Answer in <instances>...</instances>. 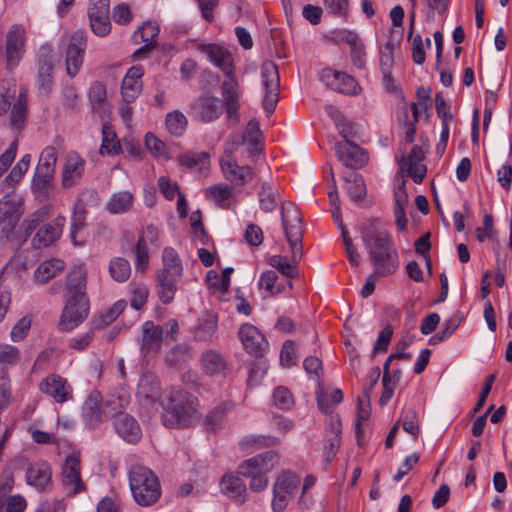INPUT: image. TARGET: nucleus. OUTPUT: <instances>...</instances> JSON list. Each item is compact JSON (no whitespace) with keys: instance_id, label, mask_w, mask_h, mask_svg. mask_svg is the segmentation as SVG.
<instances>
[{"instance_id":"59","label":"nucleus","mask_w":512,"mask_h":512,"mask_svg":"<svg viewBox=\"0 0 512 512\" xmlns=\"http://www.w3.org/2000/svg\"><path fill=\"white\" fill-rule=\"evenodd\" d=\"M47 212L44 209H39L29 216L24 222V241L31 235L33 230L45 220Z\"/></svg>"},{"instance_id":"38","label":"nucleus","mask_w":512,"mask_h":512,"mask_svg":"<svg viewBox=\"0 0 512 512\" xmlns=\"http://www.w3.org/2000/svg\"><path fill=\"white\" fill-rule=\"evenodd\" d=\"M341 443V429L338 426H332L331 432L327 435L326 443L323 449L325 467H327L338 452Z\"/></svg>"},{"instance_id":"58","label":"nucleus","mask_w":512,"mask_h":512,"mask_svg":"<svg viewBox=\"0 0 512 512\" xmlns=\"http://www.w3.org/2000/svg\"><path fill=\"white\" fill-rule=\"evenodd\" d=\"M145 145L147 149L156 157H166L168 154L164 142L152 133L146 134Z\"/></svg>"},{"instance_id":"54","label":"nucleus","mask_w":512,"mask_h":512,"mask_svg":"<svg viewBox=\"0 0 512 512\" xmlns=\"http://www.w3.org/2000/svg\"><path fill=\"white\" fill-rule=\"evenodd\" d=\"M182 165L188 168L199 166L200 169L206 168L209 164V155L205 152L187 153L180 158Z\"/></svg>"},{"instance_id":"61","label":"nucleus","mask_w":512,"mask_h":512,"mask_svg":"<svg viewBox=\"0 0 512 512\" xmlns=\"http://www.w3.org/2000/svg\"><path fill=\"white\" fill-rule=\"evenodd\" d=\"M217 330V322L214 319H205L203 320L195 333V337L200 341L209 340Z\"/></svg>"},{"instance_id":"7","label":"nucleus","mask_w":512,"mask_h":512,"mask_svg":"<svg viewBox=\"0 0 512 512\" xmlns=\"http://www.w3.org/2000/svg\"><path fill=\"white\" fill-rule=\"evenodd\" d=\"M261 77L265 89L263 107L270 116L279 100L280 80L277 66L271 61H265L261 66Z\"/></svg>"},{"instance_id":"48","label":"nucleus","mask_w":512,"mask_h":512,"mask_svg":"<svg viewBox=\"0 0 512 512\" xmlns=\"http://www.w3.org/2000/svg\"><path fill=\"white\" fill-rule=\"evenodd\" d=\"M277 279V273L273 270H268L261 275L258 283L259 287L264 288L269 296L276 295L283 291V287L281 285H276Z\"/></svg>"},{"instance_id":"45","label":"nucleus","mask_w":512,"mask_h":512,"mask_svg":"<svg viewBox=\"0 0 512 512\" xmlns=\"http://www.w3.org/2000/svg\"><path fill=\"white\" fill-rule=\"evenodd\" d=\"M109 273L115 281L125 282L131 274L130 264L126 259L116 257L110 261Z\"/></svg>"},{"instance_id":"53","label":"nucleus","mask_w":512,"mask_h":512,"mask_svg":"<svg viewBox=\"0 0 512 512\" xmlns=\"http://www.w3.org/2000/svg\"><path fill=\"white\" fill-rule=\"evenodd\" d=\"M402 427L407 433L411 434L415 439L418 438V435L420 433V425L417 412L414 408H410L406 411L402 421Z\"/></svg>"},{"instance_id":"1","label":"nucleus","mask_w":512,"mask_h":512,"mask_svg":"<svg viewBox=\"0 0 512 512\" xmlns=\"http://www.w3.org/2000/svg\"><path fill=\"white\" fill-rule=\"evenodd\" d=\"M361 240L368 252L370 263L378 276L394 274L399 267V256L391 236L374 222L361 227Z\"/></svg>"},{"instance_id":"10","label":"nucleus","mask_w":512,"mask_h":512,"mask_svg":"<svg viewBox=\"0 0 512 512\" xmlns=\"http://www.w3.org/2000/svg\"><path fill=\"white\" fill-rule=\"evenodd\" d=\"M349 131L350 130L344 126L340 129V134L346 138ZM334 148L338 159L347 168L358 169L367 162V156L364 150L347 139L337 142Z\"/></svg>"},{"instance_id":"18","label":"nucleus","mask_w":512,"mask_h":512,"mask_svg":"<svg viewBox=\"0 0 512 512\" xmlns=\"http://www.w3.org/2000/svg\"><path fill=\"white\" fill-rule=\"evenodd\" d=\"M239 338L244 349L255 357H261L267 347V341L263 334L251 324H243L239 329Z\"/></svg>"},{"instance_id":"62","label":"nucleus","mask_w":512,"mask_h":512,"mask_svg":"<svg viewBox=\"0 0 512 512\" xmlns=\"http://www.w3.org/2000/svg\"><path fill=\"white\" fill-rule=\"evenodd\" d=\"M158 187L167 200H173L179 193V187L176 182H172L169 177L161 176L158 179Z\"/></svg>"},{"instance_id":"13","label":"nucleus","mask_w":512,"mask_h":512,"mask_svg":"<svg viewBox=\"0 0 512 512\" xmlns=\"http://www.w3.org/2000/svg\"><path fill=\"white\" fill-rule=\"evenodd\" d=\"M53 63L51 51L41 47L37 61V88L41 96L50 95L53 86Z\"/></svg>"},{"instance_id":"47","label":"nucleus","mask_w":512,"mask_h":512,"mask_svg":"<svg viewBox=\"0 0 512 512\" xmlns=\"http://www.w3.org/2000/svg\"><path fill=\"white\" fill-rule=\"evenodd\" d=\"M370 397L362 396L358 398L357 419L355 424V432L358 438L362 433V424L370 417Z\"/></svg>"},{"instance_id":"4","label":"nucleus","mask_w":512,"mask_h":512,"mask_svg":"<svg viewBox=\"0 0 512 512\" xmlns=\"http://www.w3.org/2000/svg\"><path fill=\"white\" fill-rule=\"evenodd\" d=\"M278 455L275 451H267L243 461L237 468L238 475L250 478L249 489L260 492L267 488L269 473L276 465Z\"/></svg>"},{"instance_id":"60","label":"nucleus","mask_w":512,"mask_h":512,"mask_svg":"<svg viewBox=\"0 0 512 512\" xmlns=\"http://www.w3.org/2000/svg\"><path fill=\"white\" fill-rule=\"evenodd\" d=\"M393 335V327L391 325H387L384 327L376 340V343L374 344L372 356L374 357L378 352H385L388 349L390 340Z\"/></svg>"},{"instance_id":"52","label":"nucleus","mask_w":512,"mask_h":512,"mask_svg":"<svg viewBox=\"0 0 512 512\" xmlns=\"http://www.w3.org/2000/svg\"><path fill=\"white\" fill-rule=\"evenodd\" d=\"M273 402L277 408L288 410L294 405V398L286 387L279 386L273 392Z\"/></svg>"},{"instance_id":"24","label":"nucleus","mask_w":512,"mask_h":512,"mask_svg":"<svg viewBox=\"0 0 512 512\" xmlns=\"http://www.w3.org/2000/svg\"><path fill=\"white\" fill-rule=\"evenodd\" d=\"M65 222V217L58 216L52 222L42 226L32 240L34 247H47L55 242L60 237Z\"/></svg>"},{"instance_id":"5","label":"nucleus","mask_w":512,"mask_h":512,"mask_svg":"<svg viewBox=\"0 0 512 512\" xmlns=\"http://www.w3.org/2000/svg\"><path fill=\"white\" fill-rule=\"evenodd\" d=\"M129 485L134 500L141 506H149L160 497L158 479L147 467H132L129 472Z\"/></svg>"},{"instance_id":"23","label":"nucleus","mask_w":512,"mask_h":512,"mask_svg":"<svg viewBox=\"0 0 512 512\" xmlns=\"http://www.w3.org/2000/svg\"><path fill=\"white\" fill-rule=\"evenodd\" d=\"M51 476L50 465L47 462H37L27 468L26 482L36 489L44 491L50 489L52 486Z\"/></svg>"},{"instance_id":"9","label":"nucleus","mask_w":512,"mask_h":512,"mask_svg":"<svg viewBox=\"0 0 512 512\" xmlns=\"http://www.w3.org/2000/svg\"><path fill=\"white\" fill-rule=\"evenodd\" d=\"M300 483L299 478L292 472L279 475L273 485V498L271 506L274 512L283 511Z\"/></svg>"},{"instance_id":"50","label":"nucleus","mask_w":512,"mask_h":512,"mask_svg":"<svg viewBox=\"0 0 512 512\" xmlns=\"http://www.w3.org/2000/svg\"><path fill=\"white\" fill-rule=\"evenodd\" d=\"M90 20L91 30L95 35L104 37L110 33L111 23L109 15H88Z\"/></svg>"},{"instance_id":"8","label":"nucleus","mask_w":512,"mask_h":512,"mask_svg":"<svg viewBox=\"0 0 512 512\" xmlns=\"http://www.w3.org/2000/svg\"><path fill=\"white\" fill-rule=\"evenodd\" d=\"M88 313V298L68 296L59 322L61 330H73L87 318Z\"/></svg>"},{"instance_id":"55","label":"nucleus","mask_w":512,"mask_h":512,"mask_svg":"<svg viewBox=\"0 0 512 512\" xmlns=\"http://www.w3.org/2000/svg\"><path fill=\"white\" fill-rule=\"evenodd\" d=\"M226 421L225 410L223 407L218 406L210 411L205 419L208 430L216 431L223 427Z\"/></svg>"},{"instance_id":"2","label":"nucleus","mask_w":512,"mask_h":512,"mask_svg":"<svg viewBox=\"0 0 512 512\" xmlns=\"http://www.w3.org/2000/svg\"><path fill=\"white\" fill-rule=\"evenodd\" d=\"M281 220L286 239L291 248L290 261L280 255L270 257L269 264L282 275L292 278L296 264L303 256V226L302 217L298 208L291 202L282 203Z\"/></svg>"},{"instance_id":"27","label":"nucleus","mask_w":512,"mask_h":512,"mask_svg":"<svg viewBox=\"0 0 512 512\" xmlns=\"http://www.w3.org/2000/svg\"><path fill=\"white\" fill-rule=\"evenodd\" d=\"M130 401V394L123 389L117 391L116 393L107 395L105 400H103V406L107 419H117L121 415H126L123 411L130 404Z\"/></svg>"},{"instance_id":"21","label":"nucleus","mask_w":512,"mask_h":512,"mask_svg":"<svg viewBox=\"0 0 512 512\" xmlns=\"http://www.w3.org/2000/svg\"><path fill=\"white\" fill-rule=\"evenodd\" d=\"M221 169L226 180L236 186H243L253 178V170L248 165L239 166L234 159H221Z\"/></svg>"},{"instance_id":"19","label":"nucleus","mask_w":512,"mask_h":512,"mask_svg":"<svg viewBox=\"0 0 512 512\" xmlns=\"http://www.w3.org/2000/svg\"><path fill=\"white\" fill-rule=\"evenodd\" d=\"M163 340V328L160 325L152 321H146L143 324L140 351L144 356L159 352Z\"/></svg>"},{"instance_id":"3","label":"nucleus","mask_w":512,"mask_h":512,"mask_svg":"<svg viewBox=\"0 0 512 512\" xmlns=\"http://www.w3.org/2000/svg\"><path fill=\"white\" fill-rule=\"evenodd\" d=\"M195 414L191 395L180 389H172L169 403L162 413L163 424L170 428L189 427L195 420Z\"/></svg>"},{"instance_id":"43","label":"nucleus","mask_w":512,"mask_h":512,"mask_svg":"<svg viewBox=\"0 0 512 512\" xmlns=\"http://www.w3.org/2000/svg\"><path fill=\"white\" fill-rule=\"evenodd\" d=\"M120 143L116 139V134L112 126L108 123L103 124L102 127V145L100 152L107 154H118L120 153Z\"/></svg>"},{"instance_id":"39","label":"nucleus","mask_w":512,"mask_h":512,"mask_svg":"<svg viewBox=\"0 0 512 512\" xmlns=\"http://www.w3.org/2000/svg\"><path fill=\"white\" fill-rule=\"evenodd\" d=\"M21 201L13 195H5L0 199V223L9 219L19 218Z\"/></svg>"},{"instance_id":"41","label":"nucleus","mask_w":512,"mask_h":512,"mask_svg":"<svg viewBox=\"0 0 512 512\" xmlns=\"http://www.w3.org/2000/svg\"><path fill=\"white\" fill-rule=\"evenodd\" d=\"M260 208L265 212H272L277 206L278 191L268 182H264L258 193Z\"/></svg>"},{"instance_id":"31","label":"nucleus","mask_w":512,"mask_h":512,"mask_svg":"<svg viewBox=\"0 0 512 512\" xmlns=\"http://www.w3.org/2000/svg\"><path fill=\"white\" fill-rule=\"evenodd\" d=\"M394 45L392 42H387L383 48L380 49V69L383 75L386 89L394 91L395 86L392 79V67L394 63L393 55Z\"/></svg>"},{"instance_id":"56","label":"nucleus","mask_w":512,"mask_h":512,"mask_svg":"<svg viewBox=\"0 0 512 512\" xmlns=\"http://www.w3.org/2000/svg\"><path fill=\"white\" fill-rule=\"evenodd\" d=\"M158 33V25L155 22L148 21L135 31L133 37L135 41L140 39L143 42H150L158 35Z\"/></svg>"},{"instance_id":"15","label":"nucleus","mask_w":512,"mask_h":512,"mask_svg":"<svg viewBox=\"0 0 512 512\" xmlns=\"http://www.w3.org/2000/svg\"><path fill=\"white\" fill-rule=\"evenodd\" d=\"M136 396L143 406H151L152 409L157 410L158 406L161 405L160 399V386L155 375L151 373H145L141 376Z\"/></svg>"},{"instance_id":"36","label":"nucleus","mask_w":512,"mask_h":512,"mask_svg":"<svg viewBox=\"0 0 512 512\" xmlns=\"http://www.w3.org/2000/svg\"><path fill=\"white\" fill-rule=\"evenodd\" d=\"M343 179L345 181V189L350 198L355 202L362 201L366 196V186L361 175L352 171L345 174Z\"/></svg>"},{"instance_id":"12","label":"nucleus","mask_w":512,"mask_h":512,"mask_svg":"<svg viewBox=\"0 0 512 512\" xmlns=\"http://www.w3.org/2000/svg\"><path fill=\"white\" fill-rule=\"evenodd\" d=\"M192 115L204 123L217 120L223 112L221 100L212 94H203L195 99L191 105Z\"/></svg>"},{"instance_id":"6","label":"nucleus","mask_w":512,"mask_h":512,"mask_svg":"<svg viewBox=\"0 0 512 512\" xmlns=\"http://www.w3.org/2000/svg\"><path fill=\"white\" fill-rule=\"evenodd\" d=\"M61 483L67 494L74 496L85 492L87 487L81 477L80 454L73 452L69 454L61 467Z\"/></svg>"},{"instance_id":"28","label":"nucleus","mask_w":512,"mask_h":512,"mask_svg":"<svg viewBox=\"0 0 512 512\" xmlns=\"http://www.w3.org/2000/svg\"><path fill=\"white\" fill-rule=\"evenodd\" d=\"M221 91L223 96V106H225L227 116L232 118L237 114L239 109V93H238V82L235 77V73L233 76L227 77L221 85Z\"/></svg>"},{"instance_id":"16","label":"nucleus","mask_w":512,"mask_h":512,"mask_svg":"<svg viewBox=\"0 0 512 512\" xmlns=\"http://www.w3.org/2000/svg\"><path fill=\"white\" fill-rule=\"evenodd\" d=\"M198 49L204 53L207 58L224 73L226 77L233 76L235 73L233 57L228 49L214 43L201 44L199 45Z\"/></svg>"},{"instance_id":"22","label":"nucleus","mask_w":512,"mask_h":512,"mask_svg":"<svg viewBox=\"0 0 512 512\" xmlns=\"http://www.w3.org/2000/svg\"><path fill=\"white\" fill-rule=\"evenodd\" d=\"M82 415L86 424L96 426L107 420L103 400L99 392L94 391L89 394L82 407Z\"/></svg>"},{"instance_id":"40","label":"nucleus","mask_w":512,"mask_h":512,"mask_svg":"<svg viewBox=\"0 0 512 512\" xmlns=\"http://www.w3.org/2000/svg\"><path fill=\"white\" fill-rule=\"evenodd\" d=\"M162 261L163 268L159 271H165L167 274H173L174 276H181L183 271L181 259L173 248H164L162 252Z\"/></svg>"},{"instance_id":"14","label":"nucleus","mask_w":512,"mask_h":512,"mask_svg":"<svg viewBox=\"0 0 512 512\" xmlns=\"http://www.w3.org/2000/svg\"><path fill=\"white\" fill-rule=\"evenodd\" d=\"M39 390L57 403L72 399L73 389L68 381L57 374H50L39 383Z\"/></svg>"},{"instance_id":"35","label":"nucleus","mask_w":512,"mask_h":512,"mask_svg":"<svg viewBox=\"0 0 512 512\" xmlns=\"http://www.w3.org/2000/svg\"><path fill=\"white\" fill-rule=\"evenodd\" d=\"M221 489L238 503H243L246 499V485L238 476H224L221 480Z\"/></svg>"},{"instance_id":"32","label":"nucleus","mask_w":512,"mask_h":512,"mask_svg":"<svg viewBox=\"0 0 512 512\" xmlns=\"http://www.w3.org/2000/svg\"><path fill=\"white\" fill-rule=\"evenodd\" d=\"M134 204V195L130 191L113 193L106 203L110 214H124L131 210Z\"/></svg>"},{"instance_id":"49","label":"nucleus","mask_w":512,"mask_h":512,"mask_svg":"<svg viewBox=\"0 0 512 512\" xmlns=\"http://www.w3.org/2000/svg\"><path fill=\"white\" fill-rule=\"evenodd\" d=\"M57 162V151L53 146H47L41 152L37 168L38 170H46L55 173V166Z\"/></svg>"},{"instance_id":"64","label":"nucleus","mask_w":512,"mask_h":512,"mask_svg":"<svg viewBox=\"0 0 512 512\" xmlns=\"http://www.w3.org/2000/svg\"><path fill=\"white\" fill-rule=\"evenodd\" d=\"M19 359V350L9 344L0 345V363L4 365H13Z\"/></svg>"},{"instance_id":"29","label":"nucleus","mask_w":512,"mask_h":512,"mask_svg":"<svg viewBox=\"0 0 512 512\" xmlns=\"http://www.w3.org/2000/svg\"><path fill=\"white\" fill-rule=\"evenodd\" d=\"M87 271L83 265L74 266L69 272L66 281V290L70 297L87 298L86 296Z\"/></svg>"},{"instance_id":"25","label":"nucleus","mask_w":512,"mask_h":512,"mask_svg":"<svg viewBox=\"0 0 512 512\" xmlns=\"http://www.w3.org/2000/svg\"><path fill=\"white\" fill-rule=\"evenodd\" d=\"M142 75L141 67L133 66L128 69L121 84V94L125 103H131L139 96L142 90Z\"/></svg>"},{"instance_id":"20","label":"nucleus","mask_w":512,"mask_h":512,"mask_svg":"<svg viewBox=\"0 0 512 512\" xmlns=\"http://www.w3.org/2000/svg\"><path fill=\"white\" fill-rule=\"evenodd\" d=\"M85 160L76 152L68 153L62 170V186L70 188L82 178Z\"/></svg>"},{"instance_id":"34","label":"nucleus","mask_w":512,"mask_h":512,"mask_svg":"<svg viewBox=\"0 0 512 512\" xmlns=\"http://www.w3.org/2000/svg\"><path fill=\"white\" fill-rule=\"evenodd\" d=\"M65 267V264L60 259H50L43 261L40 263L37 267V269L34 272V279L44 284L48 282L50 279L55 277L58 273H60Z\"/></svg>"},{"instance_id":"17","label":"nucleus","mask_w":512,"mask_h":512,"mask_svg":"<svg viewBox=\"0 0 512 512\" xmlns=\"http://www.w3.org/2000/svg\"><path fill=\"white\" fill-rule=\"evenodd\" d=\"M25 29L22 25H13L6 36V58L9 68L18 65L24 53Z\"/></svg>"},{"instance_id":"46","label":"nucleus","mask_w":512,"mask_h":512,"mask_svg":"<svg viewBox=\"0 0 512 512\" xmlns=\"http://www.w3.org/2000/svg\"><path fill=\"white\" fill-rule=\"evenodd\" d=\"M106 86L101 82H94L89 89V100L93 111L102 112L106 102Z\"/></svg>"},{"instance_id":"26","label":"nucleus","mask_w":512,"mask_h":512,"mask_svg":"<svg viewBox=\"0 0 512 512\" xmlns=\"http://www.w3.org/2000/svg\"><path fill=\"white\" fill-rule=\"evenodd\" d=\"M116 433L129 443H136L141 439L142 432L138 421L130 415H121L114 421Z\"/></svg>"},{"instance_id":"33","label":"nucleus","mask_w":512,"mask_h":512,"mask_svg":"<svg viewBox=\"0 0 512 512\" xmlns=\"http://www.w3.org/2000/svg\"><path fill=\"white\" fill-rule=\"evenodd\" d=\"M178 277L173 274H167L165 271L157 272L158 296L162 303L168 304L173 300L177 291L176 279Z\"/></svg>"},{"instance_id":"37","label":"nucleus","mask_w":512,"mask_h":512,"mask_svg":"<svg viewBox=\"0 0 512 512\" xmlns=\"http://www.w3.org/2000/svg\"><path fill=\"white\" fill-rule=\"evenodd\" d=\"M54 178V172L38 170L36 168L32 181V190L40 196L48 197L54 185Z\"/></svg>"},{"instance_id":"11","label":"nucleus","mask_w":512,"mask_h":512,"mask_svg":"<svg viewBox=\"0 0 512 512\" xmlns=\"http://www.w3.org/2000/svg\"><path fill=\"white\" fill-rule=\"evenodd\" d=\"M87 47V36L84 31H76L70 37L65 51L66 73L74 77L80 70Z\"/></svg>"},{"instance_id":"57","label":"nucleus","mask_w":512,"mask_h":512,"mask_svg":"<svg viewBox=\"0 0 512 512\" xmlns=\"http://www.w3.org/2000/svg\"><path fill=\"white\" fill-rule=\"evenodd\" d=\"M232 195L231 187L226 184L210 186L206 189V196L211 200L220 203L229 199Z\"/></svg>"},{"instance_id":"42","label":"nucleus","mask_w":512,"mask_h":512,"mask_svg":"<svg viewBox=\"0 0 512 512\" xmlns=\"http://www.w3.org/2000/svg\"><path fill=\"white\" fill-rule=\"evenodd\" d=\"M187 118L179 110H174L166 115L165 124L168 132L176 137L182 136L187 127Z\"/></svg>"},{"instance_id":"30","label":"nucleus","mask_w":512,"mask_h":512,"mask_svg":"<svg viewBox=\"0 0 512 512\" xmlns=\"http://www.w3.org/2000/svg\"><path fill=\"white\" fill-rule=\"evenodd\" d=\"M203 372L209 376L221 375L227 368L226 360L215 350H208L201 356Z\"/></svg>"},{"instance_id":"63","label":"nucleus","mask_w":512,"mask_h":512,"mask_svg":"<svg viewBox=\"0 0 512 512\" xmlns=\"http://www.w3.org/2000/svg\"><path fill=\"white\" fill-rule=\"evenodd\" d=\"M124 305L121 302H117L113 305V307L107 312L101 314L97 322H94L95 328H99L101 326H106L116 320V318L121 314Z\"/></svg>"},{"instance_id":"44","label":"nucleus","mask_w":512,"mask_h":512,"mask_svg":"<svg viewBox=\"0 0 512 512\" xmlns=\"http://www.w3.org/2000/svg\"><path fill=\"white\" fill-rule=\"evenodd\" d=\"M347 43L350 46V56L353 65L358 69H364L366 65L365 45L356 36L348 37Z\"/></svg>"},{"instance_id":"51","label":"nucleus","mask_w":512,"mask_h":512,"mask_svg":"<svg viewBox=\"0 0 512 512\" xmlns=\"http://www.w3.org/2000/svg\"><path fill=\"white\" fill-rule=\"evenodd\" d=\"M337 87L336 92L347 95H357L361 89L357 81L344 72L340 73Z\"/></svg>"}]
</instances>
